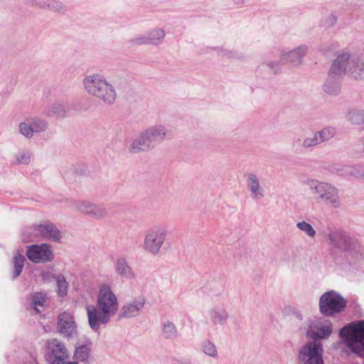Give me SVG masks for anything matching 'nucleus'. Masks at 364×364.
<instances>
[{
    "label": "nucleus",
    "instance_id": "f257e3e1",
    "mask_svg": "<svg viewBox=\"0 0 364 364\" xmlns=\"http://www.w3.org/2000/svg\"><path fill=\"white\" fill-rule=\"evenodd\" d=\"M119 301L108 284L100 285L97 294L96 305L85 306L90 328L95 333H100L102 326H106L117 312Z\"/></svg>",
    "mask_w": 364,
    "mask_h": 364
},
{
    "label": "nucleus",
    "instance_id": "f03ea898",
    "mask_svg": "<svg viewBox=\"0 0 364 364\" xmlns=\"http://www.w3.org/2000/svg\"><path fill=\"white\" fill-rule=\"evenodd\" d=\"M82 85L85 91L105 105H112L117 100L114 86L101 74L95 73L85 77Z\"/></svg>",
    "mask_w": 364,
    "mask_h": 364
},
{
    "label": "nucleus",
    "instance_id": "7ed1b4c3",
    "mask_svg": "<svg viewBox=\"0 0 364 364\" xmlns=\"http://www.w3.org/2000/svg\"><path fill=\"white\" fill-rule=\"evenodd\" d=\"M304 183L309 187L316 203L324 204L332 208H338L341 206L342 199L340 191L333 184L314 178H307Z\"/></svg>",
    "mask_w": 364,
    "mask_h": 364
},
{
    "label": "nucleus",
    "instance_id": "20e7f679",
    "mask_svg": "<svg viewBox=\"0 0 364 364\" xmlns=\"http://www.w3.org/2000/svg\"><path fill=\"white\" fill-rule=\"evenodd\" d=\"M167 132V128L161 124L149 127L132 142L129 151L136 154L154 149L165 139Z\"/></svg>",
    "mask_w": 364,
    "mask_h": 364
},
{
    "label": "nucleus",
    "instance_id": "39448f33",
    "mask_svg": "<svg viewBox=\"0 0 364 364\" xmlns=\"http://www.w3.org/2000/svg\"><path fill=\"white\" fill-rule=\"evenodd\" d=\"M339 336L352 353L364 357V320L346 325L340 330Z\"/></svg>",
    "mask_w": 364,
    "mask_h": 364
},
{
    "label": "nucleus",
    "instance_id": "423d86ee",
    "mask_svg": "<svg viewBox=\"0 0 364 364\" xmlns=\"http://www.w3.org/2000/svg\"><path fill=\"white\" fill-rule=\"evenodd\" d=\"M331 245L346 253L352 259H358L362 257L363 248L358 241L347 233L341 231H333L328 235Z\"/></svg>",
    "mask_w": 364,
    "mask_h": 364
},
{
    "label": "nucleus",
    "instance_id": "0eeeda50",
    "mask_svg": "<svg viewBox=\"0 0 364 364\" xmlns=\"http://www.w3.org/2000/svg\"><path fill=\"white\" fill-rule=\"evenodd\" d=\"M346 304V300L337 291H328L320 296L319 311L324 316H334L343 311Z\"/></svg>",
    "mask_w": 364,
    "mask_h": 364
},
{
    "label": "nucleus",
    "instance_id": "6e6552de",
    "mask_svg": "<svg viewBox=\"0 0 364 364\" xmlns=\"http://www.w3.org/2000/svg\"><path fill=\"white\" fill-rule=\"evenodd\" d=\"M168 235L166 226L158 225L148 229L144 235V250L149 254L156 255L160 252Z\"/></svg>",
    "mask_w": 364,
    "mask_h": 364
},
{
    "label": "nucleus",
    "instance_id": "1a4fd4ad",
    "mask_svg": "<svg viewBox=\"0 0 364 364\" xmlns=\"http://www.w3.org/2000/svg\"><path fill=\"white\" fill-rule=\"evenodd\" d=\"M326 316L316 317L309 321L306 335L312 341L328 340L333 332L332 321Z\"/></svg>",
    "mask_w": 364,
    "mask_h": 364
},
{
    "label": "nucleus",
    "instance_id": "9d476101",
    "mask_svg": "<svg viewBox=\"0 0 364 364\" xmlns=\"http://www.w3.org/2000/svg\"><path fill=\"white\" fill-rule=\"evenodd\" d=\"M323 353V345L320 341H308L298 351V364H324Z\"/></svg>",
    "mask_w": 364,
    "mask_h": 364
},
{
    "label": "nucleus",
    "instance_id": "9b49d317",
    "mask_svg": "<svg viewBox=\"0 0 364 364\" xmlns=\"http://www.w3.org/2000/svg\"><path fill=\"white\" fill-rule=\"evenodd\" d=\"M37 237L46 238L54 242H59L61 238V234L53 223L48 221L28 228L22 233L23 240H32L33 237Z\"/></svg>",
    "mask_w": 364,
    "mask_h": 364
},
{
    "label": "nucleus",
    "instance_id": "f8f14e48",
    "mask_svg": "<svg viewBox=\"0 0 364 364\" xmlns=\"http://www.w3.org/2000/svg\"><path fill=\"white\" fill-rule=\"evenodd\" d=\"M45 358L48 364H65L69 352L63 342L52 338L46 341Z\"/></svg>",
    "mask_w": 364,
    "mask_h": 364
},
{
    "label": "nucleus",
    "instance_id": "ddd939ff",
    "mask_svg": "<svg viewBox=\"0 0 364 364\" xmlns=\"http://www.w3.org/2000/svg\"><path fill=\"white\" fill-rule=\"evenodd\" d=\"M48 128L46 120L37 117H27L18 124V132L26 139H31L35 134L44 132Z\"/></svg>",
    "mask_w": 364,
    "mask_h": 364
},
{
    "label": "nucleus",
    "instance_id": "4468645a",
    "mask_svg": "<svg viewBox=\"0 0 364 364\" xmlns=\"http://www.w3.org/2000/svg\"><path fill=\"white\" fill-rule=\"evenodd\" d=\"M28 259L34 263H46L53 259V252L49 245H32L26 253Z\"/></svg>",
    "mask_w": 364,
    "mask_h": 364
},
{
    "label": "nucleus",
    "instance_id": "2eb2a0df",
    "mask_svg": "<svg viewBox=\"0 0 364 364\" xmlns=\"http://www.w3.org/2000/svg\"><path fill=\"white\" fill-rule=\"evenodd\" d=\"M146 304L144 296H139L125 302L119 312L120 318H131L138 316L143 311Z\"/></svg>",
    "mask_w": 364,
    "mask_h": 364
},
{
    "label": "nucleus",
    "instance_id": "dca6fc26",
    "mask_svg": "<svg viewBox=\"0 0 364 364\" xmlns=\"http://www.w3.org/2000/svg\"><path fill=\"white\" fill-rule=\"evenodd\" d=\"M60 332L65 337L70 338L76 336L77 326L72 314L65 311L58 317V321Z\"/></svg>",
    "mask_w": 364,
    "mask_h": 364
},
{
    "label": "nucleus",
    "instance_id": "f3484780",
    "mask_svg": "<svg viewBox=\"0 0 364 364\" xmlns=\"http://www.w3.org/2000/svg\"><path fill=\"white\" fill-rule=\"evenodd\" d=\"M207 317L215 326H223L230 318L229 312L224 305H215L209 309Z\"/></svg>",
    "mask_w": 364,
    "mask_h": 364
},
{
    "label": "nucleus",
    "instance_id": "a211bd4d",
    "mask_svg": "<svg viewBox=\"0 0 364 364\" xmlns=\"http://www.w3.org/2000/svg\"><path fill=\"white\" fill-rule=\"evenodd\" d=\"M350 59L348 53L338 55L334 60L329 73L337 77L341 76L347 71V67H350Z\"/></svg>",
    "mask_w": 364,
    "mask_h": 364
},
{
    "label": "nucleus",
    "instance_id": "6ab92c4d",
    "mask_svg": "<svg viewBox=\"0 0 364 364\" xmlns=\"http://www.w3.org/2000/svg\"><path fill=\"white\" fill-rule=\"evenodd\" d=\"M114 269L115 273L122 278L133 279L136 277L134 269L124 257H119L116 259L114 262Z\"/></svg>",
    "mask_w": 364,
    "mask_h": 364
},
{
    "label": "nucleus",
    "instance_id": "aec40b11",
    "mask_svg": "<svg viewBox=\"0 0 364 364\" xmlns=\"http://www.w3.org/2000/svg\"><path fill=\"white\" fill-rule=\"evenodd\" d=\"M307 50V46L302 45L287 52H284L281 58L284 62L299 65L301 63L302 58L306 55Z\"/></svg>",
    "mask_w": 364,
    "mask_h": 364
},
{
    "label": "nucleus",
    "instance_id": "412c9836",
    "mask_svg": "<svg viewBox=\"0 0 364 364\" xmlns=\"http://www.w3.org/2000/svg\"><path fill=\"white\" fill-rule=\"evenodd\" d=\"M247 186L252 197L255 200H260L264 196V190L260 186L258 177L253 173L247 176Z\"/></svg>",
    "mask_w": 364,
    "mask_h": 364
},
{
    "label": "nucleus",
    "instance_id": "4be33fe9",
    "mask_svg": "<svg viewBox=\"0 0 364 364\" xmlns=\"http://www.w3.org/2000/svg\"><path fill=\"white\" fill-rule=\"evenodd\" d=\"M74 362L89 364L92 360L91 348L89 345L84 344L75 346L73 354Z\"/></svg>",
    "mask_w": 364,
    "mask_h": 364
},
{
    "label": "nucleus",
    "instance_id": "5701e85b",
    "mask_svg": "<svg viewBox=\"0 0 364 364\" xmlns=\"http://www.w3.org/2000/svg\"><path fill=\"white\" fill-rule=\"evenodd\" d=\"M161 336L165 340L174 341L178 338V331L175 323L165 320L161 323Z\"/></svg>",
    "mask_w": 364,
    "mask_h": 364
},
{
    "label": "nucleus",
    "instance_id": "b1692460",
    "mask_svg": "<svg viewBox=\"0 0 364 364\" xmlns=\"http://www.w3.org/2000/svg\"><path fill=\"white\" fill-rule=\"evenodd\" d=\"M348 73L355 79H364V63L359 58H352Z\"/></svg>",
    "mask_w": 364,
    "mask_h": 364
},
{
    "label": "nucleus",
    "instance_id": "393cba45",
    "mask_svg": "<svg viewBox=\"0 0 364 364\" xmlns=\"http://www.w3.org/2000/svg\"><path fill=\"white\" fill-rule=\"evenodd\" d=\"M341 175L351 176L364 179V166L360 165H344L337 169Z\"/></svg>",
    "mask_w": 364,
    "mask_h": 364
},
{
    "label": "nucleus",
    "instance_id": "a878e982",
    "mask_svg": "<svg viewBox=\"0 0 364 364\" xmlns=\"http://www.w3.org/2000/svg\"><path fill=\"white\" fill-rule=\"evenodd\" d=\"M338 77L331 75L330 73L323 85L324 91L328 95H336L340 92V85L336 80Z\"/></svg>",
    "mask_w": 364,
    "mask_h": 364
},
{
    "label": "nucleus",
    "instance_id": "bb28decb",
    "mask_svg": "<svg viewBox=\"0 0 364 364\" xmlns=\"http://www.w3.org/2000/svg\"><path fill=\"white\" fill-rule=\"evenodd\" d=\"M93 203L86 200H78L73 201L72 207L79 213L90 217Z\"/></svg>",
    "mask_w": 364,
    "mask_h": 364
},
{
    "label": "nucleus",
    "instance_id": "cd10ccee",
    "mask_svg": "<svg viewBox=\"0 0 364 364\" xmlns=\"http://www.w3.org/2000/svg\"><path fill=\"white\" fill-rule=\"evenodd\" d=\"M47 295L43 292H36L31 294V304L30 306L37 313H40L41 310L38 306H43L46 300Z\"/></svg>",
    "mask_w": 364,
    "mask_h": 364
},
{
    "label": "nucleus",
    "instance_id": "c85d7f7f",
    "mask_svg": "<svg viewBox=\"0 0 364 364\" xmlns=\"http://www.w3.org/2000/svg\"><path fill=\"white\" fill-rule=\"evenodd\" d=\"M347 118L353 124H364L363 109L354 108L350 109L347 114Z\"/></svg>",
    "mask_w": 364,
    "mask_h": 364
},
{
    "label": "nucleus",
    "instance_id": "c756f323",
    "mask_svg": "<svg viewBox=\"0 0 364 364\" xmlns=\"http://www.w3.org/2000/svg\"><path fill=\"white\" fill-rule=\"evenodd\" d=\"M149 44L158 45L165 37V31L162 28H155L147 33Z\"/></svg>",
    "mask_w": 364,
    "mask_h": 364
},
{
    "label": "nucleus",
    "instance_id": "7c9ffc66",
    "mask_svg": "<svg viewBox=\"0 0 364 364\" xmlns=\"http://www.w3.org/2000/svg\"><path fill=\"white\" fill-rule=\"evenodd\" d=\"M57 294L60 297H64L68 291L69 284L64 275L59 274L56 277Z\"/></svg>",
    "mask_w": 364,
    "mask_h": 364
},
{
    "label": "nucleus",
    "instance_id": "2f4dec72",
    "mask_svg": "<svg viewBox=\"0 0 364 364\" xmlns=\"http://www.w3.org/2000/svg\"><path fill=\"white\" fill-rule=\"evenodd\" d=\"M218 56L221 58H227L229 59H240L242 58L241 54L235 50L225 48L223 47L214 48Z\"/></svg>",
    "mask_w": 364,
    "mask_h": 364
},
{
    "label": "nucleus",
    "instance_id": "473e14b6",
    "mask_svg": "<svg viewBox=\"0 0 364 364\" xmlns=\"http://www.w3.org/2000/svg\"><path fill=\"white\" fill-rule=\"evenodd\" d=\"M26 262V258L23 255L16 254L14 257V272H13V279H16L21 273L23 268L24 267V263Z\"/></svg>",
    "mask_w": 364,
    "mask_h": 364
},
{
    "label": "nucleus",
    "instance_id": "72a5a7b5",
    "mask_svg": "<svg viewBox=\"0 0 364 364\" xmlns=\"http://www.w3.org/2000/svg\"><path fill=\"white\" fill-rule=\"evenodd\" d=\"M296 227L298 230H299L301 232L305 234L309 238H315L316 232L315 229L312 227V225L310 223H307L306 221L302 220L296 223Z\"/></svg>",
    "mask_w": 364,
    "mask_h": 364
},
{
    "label": "nucleus",
    "instance_id": "f704fd0d",
    "mask_svg": "<svg viewBox=\"0 0 364 364\" xmlns=\"http://www.w3.org/2000/svg\"><path fill=\"white\" fill-rule=\"evenodd\" d=\"M107 214V210L104 205L93 203L90 217L97 220H102L105 218Z\"/></svg>",
    "mask_w": 364,
    "mask_h": 364
},
{
    "label": "nucleus",
    "instance_id": "c9c22d12",
    "mask_svg": "<svg viewBox=\"0 0 364 364\" xmlns=\"http://www.w3.org/2000/svg\"><path fill=\"white\" fill-rule=\"evenodd\" d=\"M201 350L206 355L216 358L218 357V349L213 342L206 340L201 343Z\"/></svg>",
    "mask_w": 364,
    "mask_h": 364
},
{
    "label": "nucleus",
    "instance_id": "e433bc0d",
    "mask_svg": "<svg viewBox=\"0 0 364 364\" xmlns=\"http://www.w3.org/2000/svg\"><path fill=\"white\" fill-rule=\"evenodd\" d=\"M316 133L320 144H321L322 142L327 141L332 139L336 134V129L332 127H327Z\"/></svg>",
    "mask_w": 364,
    "mask_h": 364
},
{
    "label": "nucleus",
    "instance_id": "4c0bfd02",
    "mask_svg": "<svg viewBox=\"0 0 364 364\" xmlns=\"http://www.w3.org/2000/svg\"><path fill=\"white\" fill-rule=\"evenodd\" d=\"M47 10L54 13L63 14L68 11L67 6L59 0H49Z\"/></svg>",
    "mask_w": 364,
    "mask_h": 364
},
{
    "label": "nucleus",
    "instance_id": "58836bf2",
    "mask_svg": "<svg viewBox=\"0 0 364 364\" xmlns=\"http://www.w3.org/2000/svg\"><path fill=\"white\" fill-rule=\"evenodd\" d=\"M68 111V106L64 102H55L53 105L48 114L55 115L59 117H65Z\"/></svg>",
    "mask_w": 364,
    "mask_h": 364
},
{
    "label": "nucleus",
    "instance_id": "ea45409f",
    "mask_svg": "<svg viewBox=\"0 0 364 364\" xmlns=\"http://www.w3.org/2000/svg\"><path fill=\"white\" fill-rule=\"evenodd\" d=\"M292 151L298 154H303L305 151V147L303 146V139L299 136L293 138L291 141Z\"/></svg>",
    "mask_w": 364,
    "mask_h": 364
},
{
    "label": "nucleus",
    "instance_id": "a19ab883",
    "mask_svg": "<svg viewBox=\"0 0 364 364\" xmlns=\"http://www.w3.org/2000/svg\"><path fill=\"white\" fill-rule=\"evenodd\" d=\"M31 154L30 151L22 150L16 155V161L18 164H28L31 161Z\"/></svg>",
    "mask_w": 364,
    "mask_h": 364
},
{
    "label": "nucleus",
    "instance_id": "79ce46f5",
    "mask_svg": "<svg viewBox=\"0 0 364 364\" xmlns=\"http://www.w3.org/2000/svg\"><path fill=\"white\" fill-rule=\"evenodd\" d=\"M320 144L316 133H314L312 136H309L303 139V146L305 147V150Z\"/></svg>",
    "mask_w": 364,
    "mask_h": 364
},
{
    "label": "nucleus",
    "instance_id": "37998d69",
    "mask_svg": "<svg viewBox=\"0 0 364 364\" xmlns=\"http://www.w3.org/2000/svg\"><path fill=\"white\" fill-rule=\"evenodd\" d=\"M40 277L44 282L50 283L56 280L58 274L53 270H43L40 273Z\"/></svg>",
    "mask_w": 364,
    "mask_h": 364
},
{
    "label": "nucleus",
    "instance_id": "c03bdc74",
    "mask_svg": "<svg viewBox=\"0 0 364 364\" xmlns=\"http://www.w3.org/2000/svg\"><path fill=\"white\" fill-rule=\"evenodd\" d=\"M49 0H27L26 4L28 6H35L41 9H48Z\"/></svg>",
    "mask_w": 364,
    "mask_h": 364
},
{
    "label": "nucleus",
    "instance_id": "a18cd8bd",
    "mask_svg": "<svg viewBox=\"0 0 364 364\" xmlns=\"http://www.w3.org/2000/svg\"><path fill=\"white\" fill-rule=\"evenodd\" d=\"M131 42L133 45H137V46L144 45V44H149L147 33H145L144 35H141V36H137V37L133 38L131 41Z\"/></svg>",
    "mask_w": 364,
    "mask_h": 364
},
{
    "label": "nucleus",
    "instance_id": "49530a36",
    "mask_svg": "<svg viewBox=\"0 0 364 364\" xmlns=\"http://www.w3.org/2000/svg\"><path fill=\"white\" fill-rule=\"evenodd\" d=\"M337 21L336 15L331 14L325 19V23L328 26H333Z\"/></svg>",
    "mask_w": 364,
    "mask_h": 364
},
{
    "label": "nucleus",
    "instance_id": "de8ad7c7",
    "mask_svg": "<svg viewBox=\"0 0 364 364\" xmlns=\"http://www.w3.org/2000/svg\"><path fill=\"white\" fill-rule=\"evenodd\" d=\"M267 65L269 68H271L274 72H277V70L279 68V63L277 61L269 62Z\"/></svg>",
    "mask_w": 364,
    "mask_h": 364
},
{
    "label": "nucleus",
    "instance_id": "09e8293b",
    "mask_svg": "<svg viewBox=\"0 0 364 364\" xmlns=\"http://www.w3.org/2000/svg\"><path fill=\"white\" fill-rule=\"evenodd\" d=\"M65 364H79V363H76V362H71V361H70V362H68V363H66Z\"/></svg>",
    "mask_w": 364,
    "mask_h": 364
},
{
    "label": "nucleus",
    "instance_id": "8fccbe9b",
    "mask_svg": "<svg viewBox=\"0 0 364 364\" xmlns=\"http://www.w3.org/2000/svg\"><path fill=\"white\" fill-rule=\"evenodd\" d=\"M363 151H364V139L363 140Z\"/></svg>",
    "mask_w": 364,
    "mask_h": 364
}]
</instances>
